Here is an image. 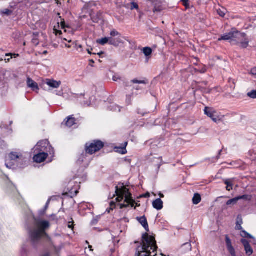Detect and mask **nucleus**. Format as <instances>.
<instances>
[{
  "label": "nucleus",
  "mask_w": 256,
  "mask_h": 256,
  "mask_svg": "<svg viewBox=\"0 0 256 256\" xmlns=\"http://www.w3.org/2000/svg\"><path fill=\"white\" fill-rule=\"evenodd\" d=\"M116 196H114L116 197L115 200L112 201L110 203V210L108 209L107 211L109 213L110 210H112L116 203L118 206H120V208H126L128 206V189L126 186L124 185L123 184H119L116 186Z\"/></svg>",
  "instance_id": "obj_1"
},
{
  "label": "nucleus",
  "mask_w": 256,
  "mask_h": 256,
  "mask_svg": "<svg viewBox=\"0 0 256 256\" xmlns=\"http://www.w3.org/2000/svg\"><path fill=\"white\" fill-rule=\"evenodd\" d=\"M28 154L20 150L11 152L6 158V166L11 168L13 166H20L27 160Z\"/></svg>",
  "instance_id": "obj_2"
},
{
  "label": "nucleus",
  "mask_w": 256,
  "mask_h": 256,
  "mask_svg": "<svg viewBox=\"0 0 256 256\" xmlns=\"http://www.w3.org/2000/svg\"><path fill=\"white\" fill-rule=\"evenodd\" d=\"M50 226L48 222L41 219L36 220L34 228L30 234L32 240L35 241L46 235L45 230Z\"/></svg>",
  "instance_id": "obj_3"
},
{
  "label": "nucleus",
  "mask_w": 256,
  "mask_h": 256,
  "mask_svg": "<svg viewBox=\"0 0 256 256\" xmlns=\"http://www.w3.org/2000/svg\"><path fill=\"white\" fill-rule=\"evenodd\" d=\"M110 36V37H105L97 40L96 43L102 46L108 43L110 45L116 46L123 42V38L121 34L116 30H112Z\"/></svg>",
  "instance_id": "obj_4"
},
{
  "label": "nucleus",
  "mask_w": 256,
  "mask_h": 256,
  "mask_svg": "<svg viewBox=\"0 0 256 256\" xmlns=\"http://www.w3.org/2000/svg\"><path fill=\"white\" fill-rule=\"evenodd\" d=\"M34 152H43L48 153L50 156L53 157L54 156V150L50 144L49 142L47 140L40 141L37 143L33 148Z\"/></svg>",
  "instance_id": "obj_5"
},
{
  "label": "nucleus",
  "mask_w": 256,
  "mask_h": 256,
  "mask_svg": "<svg viewBox=\"0 0 256 256\" xmlns=\"http://www.w3.org/2000/svg\"><path fill=\"white\" fill-rule=\"evenodd\" d=\"M104 146V143L100 140H94L86 144V150L88 154H92L99 151Z\"/></svg>",
  "instance_id": "obj_6"
},
{
  "label": "nucleus",
  "mask_w": 256,
  "mask_h": 256,
  "mask_svg": "<svg viewBox=\"0 0 256 256\" xmlns=\"http://www.w3.org/2000/svg\"><path fill=\"white\" fill-rule=\"evenodd\" d=\"M236 38L234 44H238L244 48L248 46L250 40L244 33L236 32Z\"/></svg>",
  "instance_id": "obj_7"
},
{
  "label": "nucleus",
  "mask_w": 256,
  "mask_h": 256,
  "mask_svg": "<svg viewBox=\"0 0 256 256\" xmlns=\"http://www.w3.org/2000/svg\"><path fill=\"white\" fill-rule=\"evenodd\" d=\"M130 86L132 87V90H141L146 88V84H148V80L146 79L142 80H138L136 79L131 80Z\"/></svg>",
  "instance_id": "obj_8"
},
{
  "label": "nucleus",
  "mask_w": 256,
  "mask_h": 256,
  "mask_svg": "<svg viewBox=\"0 0 256 256\" xmlns=\"http://www.w3.org/2000/svg\"><path fill=\"white\" fill-rule=\"evenodd\" d=\"M238 31L236 30H232L228 33H226L222 36L218 38V40L220 41L222 40H229L232 44H234V42L236 37V32Z\"/></svg>",
  "instance_id": "obj_9"
},
{
  "label": "nucleus",
  "mask_w": 256,
  "mask_h": 256,
  "mask_svg": "<svg viewBox=\"0 0 256 256\" xmlns=\"http://www.w3.org/2000/svg\"><path fill=\"white\" fill-rule=\"evenodd\" d=\"M204 114L211 118L214 122L219 120L218 113L213 108H205L204 110Z\"/></svg>",
  "instance_id": "obj_10"
},
{
  "label": "nucleus",
  "mask_w": 256,
  "mask_h": 256,
  "mask_svg": "<svg viewBox=\"0 0 256 256\" xmlns=\"http://www.w3.org/2000/svg\"><path fill=\"white\" fill-rule=\"evenodd\" d=\"M34 160L37 163H40L43 162L46 160V157L50 155L48 153H44L43 152H34Z\"/></svg>",
  "instance_id": "obj_11"
},
{
  "label": "nucleus",
  "mask_w": 256,
  "mask_h": 256,
  "mask_svg": "<svg viewBox=\"0 0 256 256\" xmlns=\"http://www.w3.org/2000/svg\"><path fill=\"white\" fill-rule=\"evenodd\" d=\"M45 83L52 89L58 88L62 84L60 81H57L54 79L49 78L46 80Z\"/></svg>",
  "instance_id": "obj_12"
},
{
  "label": "nucleus",
  "mask_w": 256,
  "mask_h": 256,
  "mask_svg": "<svg viewBox=\"0 0 256 256\" xmlns=\"http://www.w3.org/2000/svg\"><path fill=\"white\" fill-rule=\"evenodd\" d=\"M77 162L78 164L87 167L90 163V158H88L86 154H82L78 160Z\"/></svg>",
  "instance_id": "obj_13"
},
{
  "label": "nucleus",
  "mask_w": 256,
  "mask_h": 256,
  "mask_svg": "<svg viewBox=\"0 0 256 256\" xmlns=\"http://www.w3.org/2000/svg\"><path fill=\"white\" fill-rule=\"evenodd\" d=\"M240 241L244 247L246 254L249 256L252 255L253 253V250L250 246L249 242L245 239H242Z\"/></svg>",
  "instance_id": "obj_14"
},
{
  "label": "nucleus",
  "mask_w": 256,
  "mask_h": 256,
  "mask_svg": "<svg viewBox=\"0 0 256 256\" xmlns=\"http://www.w3.org/2000/svg\"><path fill=\"white\" fill-rule=\"evenodd\" d=\"M27 84L28 86L31 88L32 90L36 91L38 92L39 90L38 84L30 78H28L27 79Z\"/></svg>",
  "instance_id": "obj_15"
},
{
  "label": "nucleus",
  "mask_w": 256,
  "mask_h": 256,
  "mask_svg": "<svg viewBox=\"0 0 256 256\" xmlns=\"http://www.w3.org/2000/svg\"><path fill=\"white\" fill-rule=\"evenodd\" d=\"M136 220L142 224L146 232L149 231L148 225L145 216L137 217Z\"/></svg>",
  "instance_id": "obj_16"
},
{
  "label": "nucleus",
  "mask_w": 256,
  "mask_h": 256,
  "mask_svg": "<svg viewBox=\"0 0 256 256\" xmlns=\"http://www.w3.org/2000/svg\"><path fill=\"white\" fill-rule=\"evenodd\" d=\"M152 206L158 210L163 208V202L160 198H157L152 202Z\"/></svg>",
  "instance_id": "obj_17"
},
{
  "label": "nucleus",
  "mask_w": 256,
  "mask_h": 256,
  "mask_svg": "<svg viewBox=\"0 0 256 256\" xmlns=\"http://www.w3.org/2000/svg\"><path fill=\"white\" fill-rule=\"evenodd\" d=\"M126 145L127 142H126L124 144V146L122 147H116L114 148V150L116 152L121 154H125L127 152L126 150Z\"/></svg>",
  "instance_id": "obj_18"
},
{
  "label": "nucleus",
  "mask_w": 256,
  "mask_h": 256,
  "mask_svg": "<svg viewBox=\"0 0 256 256\" xmlns=\"http://www.w3.org/2000/svg\"><path fill=\"white\" fill-rule=\"evenodd\" d=\"M75 119L74 118L68 116L67 118V120L64 123L68 127L70 128L75 124Z\"/></svg>",
  "instance_id": "obj_19"
},
{
  "label": "nucleus",
  "mask_w": 256,
  "mask_h": 256,
  "mask_svg": "<svg viewBox=\"0 0 256 256\" xmlns=\"http://www.w3.org/2000/svg\"><path fill=\"white\" fill-rule=\"evenodd\" d=\"M233 179H227L224 180V184L226 185V190L230 191L232 189Z\"/></svg>",
  "instance_id": "obj_20"
},
{
  "label": "nucleus",
  "mask_w": 256,
  "mask_h": 256,
  "mask_svg": "<svg viewBox=\"0 0 256 256\" xmlns=\"http://www.w3.org/2000/svg\"><path fill=\"white\" fill-rule=\"evenodd\" d=\"M191 250L192 246L190 242L185 243L182 246V250L184 252H190Z\"/></svg>",
  "instance_id": "obj_21"
},
{
  "label": "nucleus",
  "mask_w": 256,
  "mask_h": 256,
  "mask_svg": "<svg viewBox=\"0 0 256 256\" xmlns=\"http://www.w3.org/2000/svg\"><path fill=\"white\" fill-rule=\"evenodd\" d=\"M128 202H129V206H130L132 208L134 207L135 208L136 206H140V204H138V202H136L132 200V198L131 196V194L130 192H129Z\"/></svg>",
  "instance_id": "obj_22"
},
{
  "label": "nucleus",
  "mask_w": 256,
  "mask_h": 256,
  "mask_svg": "<svg viewBox=\"0 0 256 256\" xmlns=\"http://www.w3.org/2000/svg\"><path fill=\"white\" fill-rule=\"evenodd\" d=\"M201 201V196L198 194H195L192 198V202L194 204H198Z\"/></svg>",
  "instance_id": "obj_23"
},
{
  "label": "nucleus",
  "mask_w": 256,
  "mask_h": 256,
  "mask_svg": "<svg viewBox=\"0 0 256 256\" xmlns=\"http://www.w3.org/2000/svg\"><path fill=\"white\" fill-rule=\"evenodd\" d=\"M238 201V200L237 198L236 197L234 198H232V199H230V200H228L226 204L228 206H232L236 204Z\"/></svg>",
  "instance_id": "obj_24"
},
{
  "label": "nucleus",
  "mask_w": 256,
  "mask_h": 256,
  "mask_svg": "<svg viewBox=\"0 0 256 256\" xmlns=\"http://www.w3.org/2000/svg\"><path fill=\"white\" fill-rule=\"evenodd\" d=\"M142 52L146 56H148L151 55L152 50L149 47H146L143 48Z\"/></svg>",
  "instance_id": "obj_25"
},
{
  "label": "nucleus",
  "mask_w": 256,
  "mask_h": 256,
  "mask_svg": "<svg viewBox=\"0 0 256 256\" xmlns=\"http://www.w3.org/2000/svg\"><path fill=\"white\" fill-rule=\"evenodd\" d=\"M240 236L243 238H254L250 234L248 233L246 231L242 230L240 234Z\"/></svg>",
  "instance_id": "obj_26"
},
{
  "label": "nucleus",
  "mask_w": 256,
  "mask_h": 256,
  "mask_svg": "<svg viewBox=\"0 0 256 256\" xmlns=\"http://www.w3.org/2000/svg\"><path fill=\"white\" fill-rule=\"evenodd\" d=\"M238 200H251V196L249 195H243L236 197Z\"/></svg>",
  "instance_id": "obj_27"
},
{
  "label": "nucleus",
  "mask_w": 256,
  "mask_h": 256,
  "mask_svg": "<svg viewBox=\"0 0 256 256\" xmlns=\"http://www.w3.org/2000/svg\"><path fill=\"white\" fill-rule=\"evenodd\" d=\"M248 96L252 98H256V90H253L248 94Z\"/></svg>",
  "instance_id": "obj_28"
},
{
  "label": "nucleus",
  "mask_w": 256,
  "mask_h": 256,
  "mask_svg": "<svg viewBox=\"0 0 256 256\" xmlns=\"http://www.w3.org/2000/svg\"><path fill=\"white\" fill-rule=\"evenodd\" d=\"M242 219L238 220L236 222V228L239 230H242Z\"/></svg>",
  "instance_id": "obj_29"
},
{
  "label": "nucleus",
  "mask_w": 256,
  "mask_h": 256,
  "mask_svg": "<svg viewBox=\"0 0 256 256\" xmlns=\"http://www.w3.org/2000/svg\"><path fill=\"white\" fill-rule=\"evenodd\" d=\"M228 250L232 256H236L235 250L233 246H230V248H228Z\"/></svg>",
  "instance_id": "obj_30"
},
{
  "label": "nucleus",
  "mask_w": 256,
  "mask_h": 256,
  "mask_svg": "<svg viewBox=\"0 0 256 256\" xmlns=\"http://www.w3.org/2000/svg\"><path fill=\"white\" fill-rule=\"evenodd\" d=\"M218 14L222 17H224L226 14V10L224 8L219 9L217 10Z\"/></svg>",
  "instance_id": "obj_31"
},
{
  "label": "nucleus",
  "mask_w": 256,
  "mask_h": 256,
  "mask_svg": "<svg viewBox=\"0 0 256 256\" xmlns=\"http://www.w3.org/2000/svg\"><path fill=\"white\" fill-rule=\"evenodd\" d=\"M226 244L227 246V248H230V246H232V244L231 240L228 236H226Z\"/></svg>",
  "instance_id": "obj_32"
},
{
  "label": "nucleus",
  "mask_w": 256,
  "mask_h": 256,
  "mask_svg": "<svg viewBox=\"0 0 256 256\" xmlns=\"http://www.w3.org/2000/svg\"><path fill=\"white\" fill-rule=\"evenodd\" d=\"M6 56H10V58H16L18 57L19 56V54H12L10 53H8V54H6Z\"/></svg>",
  "instance_id": "obj_33"
},
{
  "label": "nucleus",
  "mask_w": 256,
  "mask_h": 256,
  "mask_svg": "<svg viewBox=\"0 0 256 256\" xmlns=\"http://www.w3.org/2000/svg\"><path fill=\"white\" fill-rule=\"evenodd\" d=\"M60 26H61V28L62 29L64 30V32H66V30H65L66 28V24H65V22L64 21H62L60 22Z\"/></svg>",
  "instance_id": "obj_34"
},
{
  "label": "nucleus",
  "mask_w": 256,
  "mask_h": 256,
  "mask_svg": "<svg viewBox=\"0 0 256 256\" xmlns=\"http://www.w3.org/2000/svg\"><path fill=\"white\" fill-rule=\"evenodd\" d=\"M54 33L56 35L58 36V34H62V32L61 30H58L56 28V26H54Z\"/></svg>",
  "instance_id": "obj_35"
},
{
  "label": "nucleus",
  "mask_w": 256,
  "mask_h": 256,
  "mask_svg": "<svg viewBox=\"0 0 256 256\" xmlns=\"http://www.w3.org/2000/svg\"><path fill=\"white\" fill-rule=\"evenodd\" d=\"M250 74L254 76H256V67L253 68L251 69Z\"/></svg>",
  "instance_id": "obj_36"
},
{
  "label": "nucleus",
  "mask_w": 256,
  "mask_h": 256,
  "mask_svg": "<svg viewBox=\"0 0 256 256\" xmlns=\"http://www.w3.org/2000/svg\"><path fill=\"white\" fill-rule=\"evenodd\" d=\"M138 6L137 4L134 3V2L132 3V7H131L132 10H133L134 8L138 9Z\"/></svg>",
  "instance_id": "obj_37"
},
{
  "label": "nucleus",
  "mask_w": 256,
  "mask_h": 256,
  "mask_svg": "<svg viewBox=\"0 0 256 256\" xmlns=\"http://www.w3.org/2000/svg\"><path fill=\"white\" fill-rule=\"evenodd\" d=\"M3 13L6 15H9L12 13V12L8 10H4Z\"/></svg>",
  "instance_id": "obj_38"
},
{
  "label": "nucleus",
  "mask_w": 256,
  "mask_h": 256,
  "mask_svg": "<svg viewBox=\"0 0 256 256\" xmlns=\"http://www.w3.org/2000/svg\"><path fill=\"white\" fill-rule=\"evenodd\" d=\"M150 196V194L148 192L140 196L141 198H149Z\"/></svg>",
  "instance_id": "obj_39"
},
{
  "label": "nucleus",
  "mask_w": 256,
  "mask_h": 256,
  "mask_svg": "<svg viewBox=\"0 0 256 256\" xmlns=\"http://www.w3.org/2000/svg\"><path fill=\"white\" fill-rule=\"evenodd\" d=\"M162 10V8H160V7H156V6H154V12H160V10Z\"/></svg>",
  "instance_id": "obj_40"
},
{
  "label": "nucleus",
  "mask_w": 256,
  "mask_h": 256,
  "mask_svg": "<svg viewBox=\"0 0 256 256\" xmlns=\"http://www.w3.org/2000/svg\"><path fill=\"white\" fill-rule=\"evenodd\" d=\"M120 79V78L119 76H114L112 78L113 80H114L115 82L118 81V80Z\"/></svg>",
  "instance_id": "obj_41"
},
{
  "label": "nucleus",
  "mask_w": 256,
  "mask_h": 256,
  "mask_svg": "<svg viewBox=\"0 0 256 256\" xmlns=\"http://www.w3.org/2000/svg\"><path fill=\"white\" fill-rule=\"evenodd\" d=\"M75 48H76L77 50H78V48H80V50L81 52L82 51V45H78V46H77V44H75Z\"/></svg>",
  "instance_id": "obj_42"
},
{
  "label": "nucleus",
  "mask_w": 256,
  "mask_h": 256,
  "mask_svg": "<svg viewBox=\"0 0 256 256\" xmlns=\"http://www.w3.org/2000/svg\"><path fill=\"white\" fill-rule=\"evenodd\" d=\"M136 137H134V136H132V138H131V141H132V142H136Z\"/></svg>",
  "instance_id": "obj_43"
},
{
  "label": "nucleus",
  "mask_w": 256,
  "mask_h": 256,
  "mask_svg": "<svg viewBox=\"0 0 256 256\" xmlns=\"http://www.w3.org/2000/svg\"><path fill=\"white\" fill-rule=\"evenodd\" d=\"M64 46H66V48H71V46H72L68 44H64Z\"/></svg>",
  "instance_id": "obj_44"
},
{
  "label": "nucleus",
  "mask_w": 256,
  "mask_h": 256,
  "mask_svg": "<svg viewBox=\"0 0 256 256\" xmlns=\"http://www.w3.org/2000/svg\"><path fill=\"white\" fill-rule=\"evenodd\" d=\"M64 40H66V41H68V42L70 43L72 42V40H68L66 38H64Z\"/></svg>",
  "instance_id": "obj_45"
},
{
  "label": "nucleus",
  "mask_w": 256,
  "mask_h": 256,
  "mask_svg": "<svg viewBox=\"0 0 256 256\" xmlns=\"http://www.w3.org/2000/svg\"><path fill=\"white\" fill-rule=\"evenodd\" d=\"M33 42L36 44H38V42H37V40H33Z\"/></svg>",
  "instance_id": "obj_46"
},
{
  "label": "nucleus",
  "mask_w": 256,
  "mask_h": 256,
  "mask_svg": "<svg viewBox=\"0 0 256 256\" xmlns=\"http://www.w3.org/2000/svg\"><path fill=\"white\" fill-rule=\"evenodd\" d=\"M159 196H160V198H163L164 197V195L162 194L161 192H160V193L159 194Z\"/></svg>",
  "instance_id": "obj_47"
},
{
  "label": "nucleus",
  "mask_w": 256,
  "mask_h": 256,
  "mask_svg": "<svg viewBox=\"0 0 256 256\" xmlns=\"http://www.w3.org/2000/svg\"><path fill=\"white\" fill-rule=\"evenodd\" d=\"M182 2H184L185 5H186V3L188 2V0H181Z\"/></svg>",
  "instance_id": "obj_48"
},
{
  "label": "nucleus",
  "mask_w": 256,
  "mask_h": 256,
  "mask_svg": "<svg viewBox=\"0 0 256 256\" xmlns=\"http://www.w3.org/2000/svg\"><path fill=\"white\" fill-rule=\"evenodd\" d=\"M87 52H88V54H92V52H91V51L90 50V49H88V50H87Z\"/></svg>",
  "instance_id": "obj_49"
},
{
  "label": "nucleus",
  "mask_w": 256,
  "mask_h": 256,
  "mask_svg": "<svg viewBox=\"0 0 256 256\" xmlns=\"http://www.w3.org/2000/svg\"><path fill=\"white\" fill-rule=\"evenodd\" d=\"M68 227L69 228H72V224H69L68 225Z\"/></svg>",
  "instance_id": "obj_50"
},
{
  "label": "nucleus",
  "mask_w": 256,
  "mask_h": 256,
  "mask_svg": "<svg viewBox=\"0 0 256 256\" xmlns=\"http://www.w3.org/2000/svg\"><path fill=\"white\" fill-rule=\"evenodd\" d=\"M90 62H91V64L94 63V60H90Z\"/></svg>",
  "instance_id": "obj_51"
},
{
  "label": "nucleus",
  "mask_w": 256,
  "mask_h": 256,
  "mask_svg": "<svg viewBox=\"0 0 256 256\" xmlns=\"http://www.w3.org/2000/svg\"><path fill=\"white\" fill-rule=\"evenodd\" d=\"M90 62H91V64L94 63V60H90Z\"/></svg>",
  "instance_id": "obj_52"
},
{
  "label": "nucleus",
  "mask_w": 256,
  "mask_h": 256,
  "mask_svg": "<svg viewBox=\"0 0 256 256\" xmlns=\"http://www.w3.org/2000/svg\"><path fill=\"white\" fill-rule=\"evenodd\" d=\"M102 54H103V52H100V53H98V55H100H100H101Z\"/></svg>",
  "instance_id": "obj_53"
},
{
  "label": "nucleus",
  "mask_w": 256,
  "mask_h": 256,
  "mask_svg": "<svg viewBox=\"0 0 256 256\" xmlns=\"http://www.w3.org/2000/svg\"><path fill=\"white\" fill-rule=\"evenodd\" d=\"M205 72V70H202V72Z\"/></svg>",
  "instance_id": "obj_54"
},
{
  "label": "nucleus",
  "mask_w": 256,
  "mask_h": 256,
  "mask_svg": "<svg viewBox=\"0 0 256 256\" xmlns=\"http://www.w3.org/2000/svg\"><path fill=\"white\" fill-rule=\"evenodd\" d=\"M221 152H222V150H220L219 152V154H220Z\"/></svg>",
  "instance_id": "obj_55"
},
{
  "label": "nucleus",
  "mask_w": 256,
  "mask_h": 256,
  "mask_svg": "<svg viewBox=\"0 0 256 256\" xmlns=\"http://www.w3.org/2000/svg\"><path fill=\"white\" fill-rule=\"evenodd\" d=\"M7 60H8V62H9V61L10 60V58H8V59Z\"/></svg>",
  "instance_id": "obj_56"
},
{
  "label": "nucleus",
  "mask_w": 256,
  "mask_h": 256,
  "mask_svg": "<svg viewBox=\"0 0 256 256\" xmlns=\"http://www.w3.org/2000/svg\"><path fill=\"white\" fill-rule=\"evenodd\" d=\"M92 246H89V248H90V249L92 248Z\"/></svg>",
  "instance_id": "obj_57"
},
{
  "label": "nucleus",
  "mask_w": 256,
  "mask_h": 256,
  "mask_svg": "<svg viewBox=\"0 0 256 256\" xmlns=\"http://www.w3.org/2000/svg\"><path fill=\"white\" fill-rule=\"evenodd\" d=\"M1 143H2V142L0 141V146L1 145Z\"/></svg>",
  "instance_id": "obj_58"
},
{
  "label": "nucleus",
  "mask_w": 256,
  "mask_h": 256,
  "mask_svg": "<svg viewBox=\"0 0 256 256\" xmlns=\"http://www.w3.org/2000/svg\"><path fill=\"white\" fill-rule=\"evenodd\" d=\"M254 244H256V243H254Z\"/></svg>",
  "instance_id": "obj_59"
}]
</instances>
